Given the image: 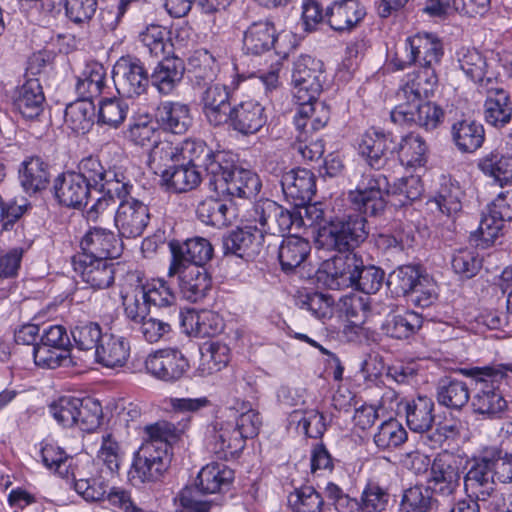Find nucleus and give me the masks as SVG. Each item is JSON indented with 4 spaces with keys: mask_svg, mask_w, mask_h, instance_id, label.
I'll list each match as a JSON object with an SVG mask.
<instances>
[{
    "mask_svg": "<svg viewBox=\"0 0 512 512\" xmlns=\"http://www.w3.org/2000/svg\"><path fill=\"white\" fill-rule=\"evenodd\" d=\"M470 399V392L464 381L452 378H442L437 386V401L440 405L459 410Z\"/></svg>",
    "mask_w": 512,
    "mask_h": 512,
    "instance_id": "51",
    "label": "nucleus"
},
{
    "mask_svg": "<svg viewBox=\"0 0 512 512\" xmlns=\"http://www.w3.org/2000/svg\"><path fill=\"white\" fill-rule=\"evenodd\" d=\"M299 107L294 123L299 131L297 138L301 143L308 141V134L322 129L329 120V109L317 98L310 101H298Z\"/></svg>",
    "mask_w": 512,
    "mask_h": 512,
    "instance_id": "27",
    "label": "nucleus"
},
{
    "mask_svg": "<svg viewBox=\"0 0 512 512\" xmlns=\"http://www.w3.org/2000/svg\"><path fill=\"white\" fill-rule=\"evenodd\" d=\"M19 179L22 187L28 193L43 190L48 184V166L39 157H31L22 163Z\"/></svg>",
    "mask_w": 512,
    "mask_h": 512,
    "instance_id": "54",
    "label": "nucleus"
},
{
    "mask_svg": "<svg viewBox=\"0 0 512 512\" xmlns=\"http://www.w3.org/2000/svg\"><path fill=\"white\" fill-rule=\"evenodd\" d=\"M423 186L417 176L398 179L392 186L383 174L363 173L355 190H351L348 199L355 209L369 216L380 215L386 207V196L395 198V206H405L418 199Z\"/></svg>",
    "mask_w": 512,
    "mask_h": 512,
    "instance_id": "1",
    "label": "nucleus"
},
{
    "mask_svg": "<svg viewBox=\"0 0 512 512\" xmlns=\"http://www.w3.org/2000/svg\"><path fill=\"white\" fill-rule=\"evenodd\" d=\"M406 440V430L394 419L383 422L374 435V443L381 450L396 448Z\"/></svg>",
    "mask_w": 512,
    "mask_h": 512,
    "instance_id": "64",
    "label": "nucleus"
},
{
    "mask_svg": "<svg viewBox=\"0 0 512 512\" xmlns=\"http://www.w3.org/2000/svg\"><path fill=\"white\" fill-rule=\"evenodd\" d=\"M231 210L223 201L208 198L199 203L196 213L202 223L220 228L230 223Z\"/></svg>",
    "mask_w": 512,
    "mask_h": 512,
    "instance_id": "58",
    "label": "nucleus"
},
{
    "mask_svg": "<svg viewBox=\"0 0 512 512\" xmlns=\"http://www.w3.org/2000/svg\"><path fill=\"white\" fill-rule=\"evenodd\" d=\"M437 82L434 69L420 68L408 76L407 82L401 87L397 97L400 102H421L433 94Z\"/></svg>",
    "mask_w": 512,
    "mask_h": 512,
    "instance_id": "34",
    "label": "nucleus"
},
{
    "mask_svg": "<svg viewBox=\"0 0 512 512\" xmlns=\"http://www.w3.org/2000/svg\"><path fill=\"white\" fill-rule=\"evenodd\" d=\"M208 449L219 459H233L245 448L244 440L234 431L232 422L216 420L207 427Z\"/></svg>",
    "mask_w": 512,
    "mask_h": 512,
    "instance_id": "18",
    "label": "nucleus"
},
{
    "mask_svg": "<svg viewBox=\"0 0 512 512\" xmlns=\"http://www.w3.org/2000/svg\"><path fill=\"white\" fill-rule=\"evenodd\" d=\"M72 265L75 273L92 289H106L114 283L115 267L111 260L75 255Z\"/></svg>",
    "mask_w": 512,
    "mask_h": 512,
    "instance_id": "22",
    "label": "nucleus"
},
{
    "mask_svg": "<svg viewBox=\"0 0 512 512\" xmlns=\"http://www.w3.org/2000/svg\"><path fill=\"white\" fill-rule=\"evenodd\" d=\"M424 275L418 265H402L389 274L388 285L397 295H409Z\"/></svg>",
    "mask_w": 512,
    "mask_h": 512,
    "instance_id": "61",
    "label": "nucleus"
},
{
    "mask_svg": "<svg viewBox=\"0 0 512 512\" xmlns=\"http://www.w3.org/2000/svg\"><path fill=\"white\" fill-rule=\"evenodd\" d=\"M249 216L252 221L260 224L259 229L263 234H284L303 227V220L300 215H295V210L285 209L269 199L254 204Z\"/></svg>",
    "mask_w": 512,
    "mask_h": 512,
    "instance_id": "9",
    "label": "nucleus"
},
{
    "mask_svg": "<svg viewBox=\"0 0 512 512\" xmlns=\"http://www.w3.org/2000/svg\"><path fill=\"white\" fill-rule=\"evenodd\" d=\"M185 431L167 421L144 427L143 442L135 453L132 478L141 483L158 481L171 461V448Z\"/></svg>",
    "mask_w": 512,
    "mask_h": 512,
    "instance_id": "2",
    "label": "nucleus"
},
{
    "mask_svg": "<svg viewBox=\"0 0 512 512\" xmlns=\"http://www.w3.org/2000/svg\"><path fill=\"white\" fill-rule=\"evenodd\" d=\"M462 195L463 192L460 186L457 183L447 180L441 184L431 204L435 205L443 215L453 220L462 210Z\"/></svg>",
    "mask_w": 512,
    "mask_h": 512,
    "instance_id": "56",
    "label": "nucleus"
},
{
    "mask_svg": "<svg viewBox=\"0 0 512 512\" xmlns=\"http://www.w3.org/2000/svg\"><path fill=\"white\" fill-rule=\"evenodd\" d=\"M362 261L361 257L351 251L335 256L327 266L325 285L331 290L353 287Z\"/></svg>",
    "mask_w": 512,
    "mask_h": 512,
    "instance_id": "26",
    "label": "nucleus"
},
{
    "mask_svg": "<svg viewBox=\"0 0 512 512\" xmlns=\"http://www.w3.org/2000/svg\"><path fill=\"white\" fill-rule=\"evenodd\" d=\"M185 66L178 57L165 58L154 68L152 85L163 95L171 94L183 78Z\"/></svg>",
    "mask_w": 512,
    "mask_h": 512,
    "instance_id": "38",
    "label": "nucleus"
},
{
    "mask_svg": "<svg viewBox=\"0 0 512 512\" xmlns=\"http://www.w3.org/2000/svg\"><path fill=\"white\" fill-rule=\"evenodd\" d=\"M230 359L229 347L221 342H211L201 349L197 374L201 377L212 375L222 370Z\"/></svg>",
    "mask_w": 512,
    "mask_h": 512,
    "instance_id": "53",
    "label": "nucleus"
},
{
    "mask_svg": "<svg viewBox=\"0 0 512 512\" xmlns=\"http://www.w3.org/2000/svg\"><path fill=\"white\" fill-rule=\"evenodd\" d=\"M396 151L401 163L407 167H421L426 162L427 145L424 139L414 133L404 136Z\"/></svg>",
    "mask_w": 512,
    "mask_h": 512,
    "instance_id": "55",
    "label": "nucleus"
},
{
    "mask_svg": "<svg viewBox=\"0 0 512 512\" xmlns=\"http://www.w3.org/2000/svg\"><path fill=\"white\" fill-rule=\"evenodd\" d=\"M78 170L76 173L84 179L89 190L95 187L107 195L124 197L133 189V185L123 172L111 168L105 169L96 157L89 156L82 159Z\"/></svg>",
    "mask_w": 512,
    "mask_h": 512,
    "instance_id": "8",
    "label": "nucleus"
},
{
    "mask_svg": "<svg viewBox=\"0 0 512 512\" xmlns=\"http://www.w3.org/2000/svg\"><path fill=\"white\" fill-rule=\"evenodd\" d=\"M178 145L181 162L194 166L196 169L204 168L209 179L211 178L210 164L218 162L216 160L218 155L227 154L224 151L213 152L202 140L187 139Z\"/></svg>",
    "mask_w": 512,
    "mask_h": 512,
    "instance_id": "44",
    "label": "nucleus"
},
{
    "mask_svg": "<svg viewBox=\"0 0 512 512\" xmlns=\"http://www.w3.org/2000/svg\"><path fill=\"white\" fill-rule=\"evenodd\" d=\"M172 254L171 264L168 269V277L172 278L187 266H202L209 261L213 255V247L210 242L201 237L188 239L183 243L177 241L169 242Z\"/></svg>",
    "mask_w": 512,
    "mask_h": 512,
    "instance_id": "14",
    "label": "nucleus"
},
{
    "mask_svg": "<svg viewBox=\"0 0 512 512\" xmlns=\"http://www.w3.org/2000/svg\"><path fill=\"white\" fill-rule=\"evenodd\" d=\"M324 498L312 486H302L288 495L289 512H323Z\"/></svg>",
    "mask_w": 512,
    "mask_h": 512,
    "instance_id": "57",
    "label": "nucleus"
},
{
    "mask_svg": "<svg viewBox=\"0 0 512 512\" xmlns=\"http://www.w3.org/2000/svg\"><path fill=\"white\" fill-rule=\"evenodd\" d=\"M129 112L128 104L120 98H105L99 103L98 123L111 128H118Z\"/></svg>",
    "mask_w": 512,
    "mask_h": 512,
    "instance_id": "62",
    "label": "nucleus"
},
{
    "mask_svg": "<svg viewBox=\"0 0 512 512\" xmlns=\"http://www.w3.org/2000/svg\"><path fill=\"white\" fill-rule=\"evenodd\" d=\"M263 241V231L259 227L246 225L222 238L223 253L226 256H236L250 261L260 254Z\"/></svg>",
    "mask_w": 512,
    "mask_h": 512,
    "instance_id": "19",
    "label": "nucleus"
},
{
    "mask_svg": "<svg viewBox=\"0 0 512 512\" xmlns=\"http://www.w3.org/2000/svg\"><path fill=\"white\" fill-rule=\"evenodd\" d=\"M155 118L159 126L173 134H184L192 124L190 108L180 101H162L157 106Z\"/></svg>",
    "mask_w": 512,
    "mask_h": 512,
    "instance_id": "30",
    "label": "nucleus"
},
{
    "mask_svg": "<svg viewBox=\"0 0 512 512\" xmlns=\"http://www.w3.org/2000/svg\"><path fill=\"white\" fill-rule=\"evenodd\" d=\"M112 79L118 94L126 98L144 94L150 83L148 72L141 60L129 55L116 61Z\"/></svg>",
    "mask_w": 512,
    "mask_h": 512,
    "instance_id": "10",
    "label": "nucleus"
},
{
    "mask_svg": "<svg viewBox=\"0 0 512 512\" xmlns=\"http://www.w3.org/2000/svg\"><path fill=\"white\" fill-rule=\"evenodd\" d=\"M53 191L61 205L78 209L87 203L90 193L86 182L76 172L58 175L54 180Z\"/></svg>",
    "mask_w": 512,
    "mask_h": 512,
    "instance_id": "28",
    "label": "nucleus"
},
{
    "mask_svg": "<svg viewBox=\"0 0 512 512\" xmlns=\"http://www.w3.org/2000/svg\"><path fill=\"white\" fill-rule=\"evenodd\" d=\"M80 247L82 252L77 255L105 260L119 257L123 250V244L114 232L101 227L90 228L83 236Z\"/></svg>",
    "mask_w": 512,
    "mask_h": 512,
    "instance_id": "23",
    "label": "nucleus"
},
{
    "mask_svg": "<svg viewBox=\"0 0 512 512\" xmlns=\"http://www.w3.org/2000/svg\"><path fill=\"white\" fill-rule=\"evenodd\" d=\"M436 502L427 486L415 485L403 492L400 508L402 512H432Z\"/></svg>",
    "mask_w": 512,
    "mask_h": 512,
    "instance_id": "59",
    "label": "nucleus"
},
{
    "mask_svg": "<svg viewBox=\"0 0 512 512\" xmlns=\"http://www.w3.org/2000/svg\"><path fill=\"white\" fill-rule=\"evenodd\" d=\"M435 404L427 396H419L404 405L406 424L410 430L423 433L431 429L435 415Z\"/></svg>",
    "mask_w": 512,
    "mask_h": 512,
    "instance_id": "41",
    "label": "nucleus"
},
{
    "mask_svg": "<svg viewBox=\"0 0 512 512\" xmlns=\"http://www.w3.org/2000/svg\"><path fill=\"white\" fill-rule=\"evenodd\" d=\"M444 110L434 102H399L391 111V120L399 125L415 124L425 130L436 129L444 120Z\"/></svg>",
    "mask_w": 512,
    "mask_h": 512,
    "instance_id": "13",
    "label": "nucleus"
},
{
    "mask_svg": "<svg viewBox=\"0 0 512 512\" xmlns=\"http://www.w3.org/2000/svg\"><path fill=\"white\" fill-rule=\"evenodd\" d=\"M477 167L500 187L512 183V156L510 155L498 150L490 151L478 160Z\"/></svg>",
    "mask_w": 512,
    "mask_h": 512,
    "instance_id": "39",
    "label": "nucleus"
},
{
    "mask_svg": "<svg viewBox=\"0 0 512 512\" xmlns=\"http://www.w3.org/2000/svg\"><path fill=\"white\" fill-rule=\"evenodd\" d=\"M355 212L336 217L327 225L320 228L318 241L328 249L341 253L351 251L368 236L364 212L355 209Z\"/></svg>",
    "mask_w": 512,
    "mask_h": 512,
    "instance_id": "6",
    "label": "nucleus"
},
{
    "mask_svg": "<svg viewBox=\"0 0 512 512\" xmlns=\"http://www.w3.org/2000/svg\"><path fill=\"white\" fill-rule=\"evenodd\" d=\"M267 122L264 106L255 100L242 101L232 107L228 123L244 136L256 134Z\"/></svg>",
    "mask_w": 512,
    "mask_h": 512,
    "instance_id": "25",
    "label": "nucleus"
},
{
    "mask_svg": "<svg viewBox=\"0 0 512 512\" xmlns=\"http://www.w3.org/2000/svg\"><path fill=\"white\" fill-rule=\"evenodd\" d=\"M234 479V471L223 463H210L198 473L197 481L202 491L208 494L228 489Z\"/></svg>",
    "mask_w": 512,
    "mask_h": 512,
    "instance_id": "48",
    "label": "nucleus"
},
{
    "mask_svg": "<svg viewBox=\"0 0 512 512\" xmlns=\"http://www.w3.org/2000/svg\"><path fill=\"white\" fill-rule=\"evenodd\" d=\"M179 291L190 302L202 300L211 288V278L202 266H187L178 273Z\"/></svg>",
    "mask_w": 512,
    "mask_h": 512,
    "instance_id": "32",
    "label": "nucleus"
},
{
    "mask_svg": "<svg viewBox=\"0 0 512 512\" xmlns=\"http://www.w3.org/2000/svg\"><path fill=\"white\" fill-rule=\"evenodd\" d=\"M460 479V470L453 457L439 454L432 462L427 487L437 496L450 498L457 491Z\"/></svg>",
    "mask_w": 512,
    "mask_h": 512,
    "instance_id": "17",
    "label": "nucleus"
},
{
    "mask_svg": "<svg viewBox=\"0 0 512 512\" xmlns=\"http://www.w3.org/2000/svg\"><path fill=\"white\" fill-rule=\"evenodd\" d=\"M231 88L224 83L210 82L200 95V105L206 120L213 126H221L229 121L231 112Z\"/></svg>",
    "mask_w": 512,
    "mask_h": 512,
    "instance_id": "21",
    "label": "nucleus"
},
{
    "mask_svg": "<svg viewBox=\"0 0 512 512\" xmlns=\"http://www.w3.org/2000/svg\"><path fill=\"white\" fill-rule=\"evenodd\" d=\"M493 454L481 451L464 476V489L469 498L476 501H486L495 492V480L489 466Z\"/></svg>",
    "mask_w": 512,
    "mask_h": 512,
    "instance_id": "16",
    "label": "nucleus"
},
{
    "mask_svg": "<svg viewBox=\"0 0 512 512\" xmlns=\"http://www.w3.org/2000/svg\"><path fill=\"white\" fill-rule=\"evenodd\" d=\"M280 184L285 199L294 206H304L309 203L316 192L315 175L305 168L285 172Z\"/></svg>",
    "mask_w": 512,
    "mask_h": 512,
    "instance_id": "24",
    "label": "nucleus"
},
{
    "mask_svg": "<svg viewBox=\"0 0 512 512\" xmlns=\"http://www.w3.org/2000/svg\"><path fill=\"white\" fill-rule=\"evenodd\" d=\"M490 0H445L441 3L426 4L424 11L432 16L449 15L457 12L461 15L475 17L483 15L489 7Z\"/></svg>",
    "mask_w": 512,
    "mask_h": 512,
    "instance_id": "50",
    "label": "nucleus"
},
{
    "mask_svg": "<svg viewBox=\"0 0 512 512\" xmlns=\"http://www.w3.org/2000/svg\"><path fill=\"white\" fill-rule=\"evenodd\" d=\"M484 119L487 124L502 128L512 118V100L509 93L501 87H487L483 105Z\"/></svg>",
    "mask_w": 512,
    "mask_h": 512,
    "instance_id": "31",
    "label": "nucleus"
},
{
    "mask_svg": "<svg viewBox=\"0 0 512 512\" xmlns=\"http://www.w3.org/2000/svg\"><path fill=\"white\" fill-rule=\"evenodd\" d=\"M458 66L461 71L482 88L492 83L490 77H486L488 62L486 57L476 48L462 47L456 53Z\"/></svg>",
    "mask_w": 512,
    "mask_h": 512,
    "instance_id": "42",
    "label": "nucleus"
},
{
    "mask_svg": "<svg viewBox=\"0 0 512 512\" xmlns=\"http://www.w3.org/2000/svg\"><path fill=\"white\" fill-rule=\"evenodd\" d=\"M44 101V93L38 79H29L18 90L14 106L23 118L33 120L42 113Z\"/></svg>",
    "mask_w": 512,
    "mask_h": 512,
    "instance_id": "40",
    "label": "nucleus"
},
{
    "mask_svg": "<svg viewBox=\"0 0 512 512\" xmlns=\"http://www.w3.org/2000/svg\"><path fill=\"white\" fill-rule=\"evenodd\" d=\"M145 369L159 380L174 382L187 372L189 362L179 350L162 349L147 356Z\"/></svg>",
    "mask_w": 512,
    "mask_h": 512,
    "instance_id": "20",
    "label": "nucleus"
},
{
    "mask_svg": "<svg viewBox=\"0 0 512 512\" xmlns=\"http://www.w3.org/2000/svg\"><path fill=\"white\" fill-rule=\"evenodd\" d=\"M310 244L307 240L292 235L282 240L278 248V260L281 269L289 273L298 268L310 254Z\"/></svg>",
    "mask_w": 512,
    "mask_h": 512,
    "instance_id": "46",
    "label": "nucleus"
},
{
    "mask_svg": "<svg viewBox=\"0 0 512 512\" xmlns=\"http://www.w3.org/2000/svg\"><path fill=\"white\" fill-rule=\"evenodd\" d=\"M389 500L390 494L387 489L380 486L378 482L370 480L361 493L359 508L362 512H383Z\"/></svg>",
    "mask_w": 512,
    "mask_h": 512,
    "instance_id": "63",
    "label": "nucleus"
},
{
    "mask_svg": "<svg viewBox=\"0 0 512 512\" xmlns=\"http://www.w3.org/2000/svg\"><path fill=\"white\" fill-rule=\"evenodd\" d=\"M218 162L210 164L209 185L217 194L252 198L261 188L259 177L250 170L236 166L229 153L217 156Z\"/></svg>",
    "mask_w": 512,
    "mask_h": 512,
    "instance_id": "4",
    "label": "nucleus"
},
{
    "mask_svg": "<svg viewBox=\"0 0 512 512\" xmlns=\"http://www.w3.org/2000/svg\"><path fill=\"white\" fill-rule=\"evenodd\" d=\"M422 326V318L413 311L403 314H390L381 325L383 334L402 340L414 335Z\"/></svg>",
    "mask_w": 512,
    "mask_h": 512,
    "instance_id": "49",
    "label": "nucleus"
},
{
    "mask_svg": "<svg viewBox=\"0 0 512 512\" xmlns=\"http://www.w3.org/2000/svg\"><path fill=\"white\" fill-rule=\"evenodd\" d=\"M323 62L309 55L300 56L292 71L294 97L297 101H310L319 95L324 82Z\"/></svg>",
    "mask_w": 512,
    "mask_h": 512,
    "instance_id": "11",
    "label": "nucleus"
},
{
    "mask_svg": "<svg viewBox=\"0 0 512 512\" xmlns=\"http://www.w3.org/2000/svg\"><path fill=\"white\" fill-rule=\"evenodd\" d=\"M443 54V44L435 34L417 33L405 40L404 55L396 53L391 64L396 70H404L412 64L435 70Z\"/></svg>",
    "mask_w": 512,
    "mask_h": 512,
    "instance_id": "7",
    "label": "nucleus"
},
{
    "mask_svg": "<svg viewBox=\"0 0 512 512\" xmlns=\"http://www.w3.org/2000/svg\"><path fill=\"white\" fill-rule=\"evenodd\" d=\"M130 342L127 338L105 332L94 352L95 361L106 368L123 367L130 356Z\"/></svg>",
    "mask_w": 512,
    "mask_h": 512,
    "instance_id": "29",
    "label": "nucleus"
},
{
    "mask_svg": "<svg viewBox=\"0 0 512 512\" xmlns=\"http://www.w3.org/2000/svg\"><path fill=\"white\" fill-rule=\"evenodd\" d=\"M358 149L367 164L379 170L386 165L389 156L396 151L397 145L391 132L372 127L362 134Z\"/></svg>",
    "mask_w": 512,
    "mask_h": 512,
    "instance_id": "15",
    "label": "nucleus"
},
{
    "mask_svg": "<svg viewBox=\"0 0 512 512\" xmlns=\"http://www.w3.org/2000/svg\"><path fill=\"white\" fill-rule=\"evenodd\" d=\"M182 326L189 334L196 337H211L223 330V320L210 310H188L180 313Z\"/></svg>",
    "mask_w": 512,
    "mask_h": 512,
    "instance_id": "36",
    "label": "nucleus"
},
{
    "mask_svg": "<svg viewBox=\"0 0 512 512\" xmlns=\"http://www.w3.org/2000/svg\"><path fill=\"white\" fill-rule=\"evenodd\" d=\"M281 35L276 36L274 24L268 20L253 22L244 32L243 50L246 54L261 55L275 49L277 60L271 63L268 71L259 70L257 78L265 88V93H271L280 85L279 71L281 70V59L287 56V52L280 46Z\"/></svg>",
    "mask_w": 512,
    "mask_h": 512,
    "instance_id": "3",
    "label": "nucleus"
},
{
    "mask_svg": "<svg viewBox=\"0 0 512 512\" xmlns=\"http://www.w3.org/2000/svg\"><path fill=\"white\" fill-rule=\"evenodd\" d=\"M185 69L198 85H206L217 79L220 66L208 50L199 49L189 56Z\"/></svg>",
    "mask_w": 512,
    "mask_h": 512,
    "instance_id": "45",
    "label": "nucleus"
},
{
    "mask_svg": "<svg viewBox=\"0 0 512 512\" xmlns=\"http://www.w3.org/2000/svg\"><path fill=\"white\" fill-rule=\"evenodd\" d=\"M451 136L459 151L473 153L482 147L485 130L483 125L476 120L462 119L452 124Z\"/></svg>",
    "mask_w": 512,
    "mask_h": 512,
    "instance_id": "37",
    "label": "nucleus"
},
{
    "mask_svg": "<svg viewBox=\"0 0 512 512\" xmlns=\"http://www.w3.org/2000/svg\"><path fill=\"white\" fill-rule=\"evenodd\" d=\"M102 417V406L98 400L91 397L78 398L74 426L92 432L99 427Z\"/></svg>",
    "mask_w": 512,
    "mask_h": 512,
    "instance_id": "60",
    "label": "nucleus"
},
{
    "mask_svg": "<svg viewBox=\"0 0 512 512\" xmlns=\"http://www.w3.org/2000/svg\"><path fill=\"white\" fill-rule=\"evenodd\" d=\"M461 373L476 381V391L471 402L474 413L487 419L501 418L507 408V402L498 387L505 375L503 369L474 367L461 369Z\"/></svg>",
    "mask_w": 512,
    "mask_h": 512,
    "instance_id": "5",
    "label": "nucleus"
},
{
    "mask_svg": "<svg viewBox=\"0 0 512 512\" xmlns=\"http://www.w3.org/2000/svg\"><path fill=\"white\" fill-rule=\"evenodd\" d=\"M131 192L120 200L114 215V225L121 238H137L143 234L150 222V210L144 202L130 196Z\"/></svg>",
    "mask_w": 512,
    "mask_h": 512,
    "instance_id": "12",
    "label": "nucleus"
},
{
    "mask_svg": "<svg viewBox=\"0 0 512 512\" xmlns=\"http://www.w3.org/2000/svg\"><path fill=\"white\" fill-rule=\"evenodd\" d=\"M141 299L157 308H168L169 312H177L176 296L164 279H153L140 287Z\"/></svg>",
    "mask_w": 512,
    "mask_h": 512,
    "instance_id": "52",
    "label": "nucleus"
},
{
    "mask_svg": "<svg viewBox=\"0 0 512 512\" xmlns=\"http://www.w3.org/2000/svg\"><path fill=\"white\" fill-rule=\"evenodd\" d=\"M106 69L98 62L87 63L78 77L75 89L80 99L93 101L106 88Z\"/></svg>",
    "mask_w": 512,
    "mask_h": 512,
    "instance_id": "43",
    "label": "nucleus"
},
{
    "mask_svg": "<svg viewBox=\"0 0 512 512\" xmlns=\"http://www.w3.org/2000/svg\"><path fill=\"white\" fill-rule=\"evenodd\" d=\"M201 182V174L194 166L184 162L165 168L161 175V183L174 193H183L196 188Z\"/></svg>",
    "mask_w": 512,
    "mask_h": 512,
    "instance_id": "35",
    "label": "nucleus"
},
{
    "mask_svg": "<svg viewBox=\"0 0 512 512\" xmlns=\"http://www.w3.org/2000/svg\"><path fill=\"white\" fill-rule=\"evenodd\" d=\"M95 106L93 101L78 99L66 106L64 123L76 134L88 133L94 125Z\"/></svg>",
    "mask_w": 512,
    "mask_h": 512,
    "instance_id": "47",
    "label": "nucleus"
},
{
    "mask_svg": "<svg viewBox=\"0 0 512 512\" xmlns=\"http://www.w3.org/2000/svg\"><path fill=\"white\" fill-rule=\"evenodd\" d=\"M365 15V8L357 0L334 2L325 14L329 26L338 32L352 30Z\"/></svg>",
    "mask_w": 512,
    "mask_h": 512,
    "instance_id": "33",
    "label": "nucleus"
}]
</instances>
